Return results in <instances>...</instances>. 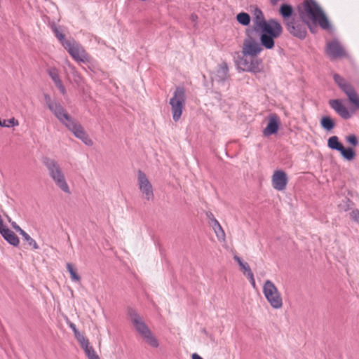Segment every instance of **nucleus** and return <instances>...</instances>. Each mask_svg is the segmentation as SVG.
I'll list each match as a JSON object with an SVG mask.
<instances>
[{"label":"nucleus","mask_w":359,"mask_h":359,"mask_svg":"<svg viewBox=\"0 0 359 359\" xmlns=\"http://www.w3.org/2000/svg\"><path fill=\"white\" fill-rule=\"evenodd\" d=\"M80 346L83 349L84 352L86 350H88V349H89L90 348L92 347L91 346H90L89 341H88V339L86 341H85V342H83V344H81Z\"/></svg>","instance_id":"nucleus-40"},{"label":"nucleus","mask_w":359,"mask_h":359,"mask_svg":"<svg viewBox=\"0 0 359 359\" xmlns=\"http://www.w3.org/2000/svg\"><path fill=\"white\" fill-rule=\"evenodd\" d=\"M85 353L87 355L88 358L91 357V355H93L96 354V353H95L94 348H93V346L91 348H90L89 349L86 350L85 351Z\"/></svg>","instance_id":"nucleus-39"},{"label":"nucleus","mask_w":359,"mask_h":359,"mask_svg":"<svg viewBox=\"0 0 359 359\" xmlns=\"http://www.w3.org/2000/svg\"><path fill=\"white\" fill-rule=\"evenodd\" d=\"M19 125V122L15 118L10 119H1L0 118V126L10 128L11 126H16Z\"/></svg>","instance_id":"nucleus-30"},{"label":"nucleus","mask_w":359,"mask_h":359,"mask_svg":"<svg viewBox=\"0 0 359 359\" xmlns=\"http://www.w3.org/2000/svg\"><path fill=\"white\" fill-rule=\"evenodd\" d=\"M44 99H45L46 103L48 109L50 108V106L51 104H55L57 102L56 101H53L51 100L50 97L48 95H47V94H46L44 95Z\"/></svg>","instance_id":"nucleus-38"},{"label":"nucleus","mask_w":359,"mask_h":359,"mask_svg":"<svg viewBox=\"0 0 359 359\" xmlns=\"http://www.w3.org/2000/svg\"><path fill=\"white\" fill-rule=\"evenodd\" d=\"M65 48L77 62L91 63L93 61L92 57L86 51L83 47L74 39H71L70 42H65Z\"/></svg>","instance_id":"nucleus-8"},{"label":"nucleus","mask_w":359,"mask_h":359,"mask_svg":"<svg viewBox=\"0 0 359 359\" xmlns=\"http://www.w3.org/2000/svg\"><path fill=\"white\" fill-rule=\"evenodd\" d=\"M263 47L264 48L261 41L259 43L252 36H248L243 41L241 51L244 54L257 57L263 50Z\"/></svg>","instance_id":"nucleus-12"},{"label":"nucleus","mask_w":359,"mask_h":359,"mask_svg":"<svg viewBox=\"0 0 359 359\" xmlns=\"http://www.w3.org/2000/svg\"><path fill=\"white\" fill-rule=\"evenodd\" d=\"M240 267L243 271L244 274H246L247 276H248V274L252 273L250 269V267L249 266V265L247 262H244L243 264V265Z\"/></svg>","instance_id":"nucleus-34"},{"label":"nucleus","mask_w":359,"mask_h":359,"mask_svg":"<svg viewBox=\"0 0 359 359\" xmlns=\"http://www.w3.org/2000/svg\"><path fill=\"white\" fill-rule=\"evenodd\" d=\"M48 74L54 82L55 86L59 89L60 92L62 95H65L66 89L60 79L58 70L55 67H50L48 69Z\"/></svg>","instance_id":"nucleus-17"},{"label":"nucleus","mask_w":359,"mask_h":359,"mask_svg":"<svg viewBox=\"0 0 359 359\" xmlns=\"http://www.w3.org/2000/svg\"><path fill=\"white\" fill-rule=\"evenodd\" d=\"M8 221L9 222H11V226L12 227L17 231L18 232L20 235L22 233V232L24 231L23 229H22L17 224L16 222H12L11 218L8 217Z\"/></svg>","instance_id":"nucleus-35"},{"label":"nucleus","mask_w":359,"mask_h":359,"mask_svg":"<svg viewBox=\"0 0 359 359\" xmlns=\"http://www.w3.org/2000/svg\"><path fill=\"white\" fill-rule=\"evenodd\" d=\"M67 269L71 275V278H72V281L79 282L81 280V277L76 273V270L73 267L72 264H70V263L67 264Z\"/></svg>","instance_id":"nucleus-29"},{"label":"nucleus","mask_w":359,"mask_h":359,"mask_svg":"<svg viewBox=\"0 0 359 359\" xmlns=\"http://www.w3.org/2000/svg\"><path fill=\"white\" fill-rule=\"evenodd\" d=\"M350 217L353 221L356 222L357 223H359V210L353 209L350 212Z\"/></svg>","instance_id":"nucleus-33"},{"label":"nucleus","mask_w":359,"mask_h":359,"mask_svg":"<svg viewBox=\"0 0 359 359\" xmlns=\"http://www.w3.org/2000/svg\"><path fill=\"white\" fill-rule=\"evenodd\" d=\"M137 184L140 191L147 201H153L154 198L153 187L146 174L139 170L137 171Z\"/></svg>","instance_id":"nucleus-10"},{"label":"nucleus","mask_w":359,"mask_h":359,"mask_svg":"<svg viewBox=\"0 0 359 359\" xmlns=\"http://www.w3.org/2000/svg\"><path fill=\"white\" fill-rule=\"evenodd\" d=\"M233 259L236 262H237V263L239 264L240 266H241L243 265V264L244 263V262L241 259V258L240 257H238V255H234Z\"/></svg>","instance_id":"nucleus-42"},{"label":"nucleus","mask_w":359,"mask_h":359,"mask_svg":"<svg viewBox=\"0 0 359 359\" xmlns=\"http://www.w3.org/2000/svg\"><path fill=\"white\" fill-rule=\"evenodd\" d=\"M207 215H208V217H209L212 221V219H213V218H215V217H213V215H212V213H209V214L208 213V214H207Z\"/></svg>","instance_id":"nucleus-48"},{"label":"nucleus","mask_w":359,"mask_h":359,"mask_svg":"<svg viewBox=\"0 0 359 359\" xmlns=\"http://www.w3.org/2000/svg\"><path fill=\"white\" fill-rule=\"evenodd\" d=\"M6 229H7V227L4 224V222H3L2 217L0 215V233L3 230Z\"/></svg>","instance_id":"nucleus-44"},{"label":"nucleus","mask_w":359,"mask_h":359,"mask_svg":"<svg viewBox=\"0 0 359 359\" xmlns=\"http://www.w3.org/2000/svg\"><path fill=\"white\" fill-rule=\"evenodd\" d=\"M66 128L70 130L76 138L81 140L86 145L92 146L93 144V142L89 137L83 127L75 119H73L70 123H69Z\"/></svg>","instance_id":"nucleus-11"},{"label":"nucleus","mask_w":359,"mask_h":359,"mask_svg":"<svg viewBox=\"0 0 359 359\" xmlns=\"http://www.w3.org/2000/svg\"><path fill=\"white\" fill-rule=\"evenodd\" d=\"M288 179L286 173L283 170H276L272 176V186L278 191H283L286 188Z\"/></svg>","instance_id":"nucleus-15"},{"label":"nucleus","mask_w":359,"mask_h":359,"mask_svg":"<svg viewBox=\"0 0 359 359\" xmlns=\"http://www.w3.org/2000/svg\"><path fill=\"white\" fill-rule=\"evenodd\" d=\"M49 109L65 127L74 119L58 102L51 104Z\"/></svg>","instance_id":"nucleus-14"},{"label":"nucleus","mask_w":359,"mask_h":359,"mask_svg":"<svg viewBox=\"0 0 359 359\" xmlns=\"http://www.w3.org/2000/svg\"><path fill=\"white\" fill-rule=\"evenodd\" d=\"M316 24L317 23L314 22H313V24H311L308 19H306V29L309 28L310 31L312 33H314L316 32V29H317Z\"/></svg>","instance_id":"nucleus-37"},{"label":"nucleus","mask_w":359,"mask_h":359,"mask_svg":"<svg viewBox=\"0 0 359 359\" xmlns=\"http://www.w3.org/2000/svg\"><path fill=\"white\" fill-rule=\"evenodd\" d=\"M69 327L72 330V331L74 332V334H75L76 333L79 332V331L77 330L76 327V325L73 323H70L69 324Z\"/></svg>","instance_id":"nucleus-43"},{"label":"nucleus","mask_w":359,"mask_h":359,"mask_svg":"<svg viewBox=\"0 0 359 359\" xmlns=\"http://www.w3.org/2000/svg\"><path fill=\"white\" fill-rule=\"evenodd\" d=\"M192 359H203L201 358L198 354L197 353H193L192 354Z\"/></svg>","instance_id":"nucleus-45"},{"label":"nucleus","mask_w":359,"mask_h":359,"mask_svg":"<svg viewBox=\"0 0 359 359\" xmlns=\"http://www.w3.org/2000/svg\"><path fill=\"white\" fill-rule=\"evenodd\" d=\"M68 67L70 70V73L72 75L74 81L77 83L80 84L82 82L83 78L81 75V74L76 70V69L69 63L68 64Z\"/></svg>","instance_id":"nucleus-27"},{"label":"nucleus","mask_w":359,"mask_h":359,"mask_svg":"<svg viewBox=\"0 0 359 359\" xmlns=\"http://www.w3.org/2000/svg\"><path fill=\"white\" fill-rule=\"evenodd\" d=\"M191 19L192 21L194 22V21H196L198 19V16L196 15H195V14H192L191 15Z\"/></svg>","instance_id":"nucleus-46"},{"label":"nucleus","mask_w":359,"mask_h":359,"mask_svg":"<svg viewBox=\"0 0 359 359\" xmlns=\"http://www.w3.org/2000/svg\"><path fill=\"white\" fill-rule=\"evenodd\" d=\"M21 236H22L24 241L27 243L29 246L32 247L34 250L39 249V245L25 231L22 232Z\"/></svg>","instance_id":"nucleus-28"},{"label":"nucleus","mask_w":359,"mask_h":359,"mask_svg":"<svg viewBox=\"0 0 359 359\" xmlns=\"http://www.w3.org/2000/svg\"><path fill=\"white\" fill-rule=\"evenodd\" d=\"M0 233L9 244L15 247L19 245L20 241L18 237L8 228L3 230Z\"/></svg>","instance_id":"nucleus-19"},{"label":"nucleus","mask_w":359,"mask_h":359,"mask_svg":"<svg viewBox=\"0 0 359 359\" xmlns=\"http://www.w3.org/2000/svg\"><path fill=\"white\" fill-rule=\"evenodd\" d=\"M344 93L346 95L349 101L359 109V97L354 88L351 85Z\"/></svg>","instance_id":"nucleus-22"},{"label":"nucleus","mask_w":359,"mask_h":359,"mask_svg":"<svg viewBox=\"0 0 359 359\" xmlns=\"http://www.w3.org/2000/svg\"><path fill=\"white\" fill-rule=\"evenodd\" d=\"M74 337H76V340L78 341V342L80 344H83V342H85V341H86L88 339L81 333H80L79 332L76 333L74 334Z\"/></svg>","instance_id":"nucleus-36"},{"label":"nucleus","mask_w":359,"mask_h":359,"mask_svg":"<svg viewBox=\"0 0 359 359\" xmlns=\"http://www.w3.org/2000/svg\"><path fill=\"white\" fill-rule=\"evenodd\" d=\"M229 68L226 62H223L219 65L216 72L215 79L217 81H224L229 78Z\"/></svg>","instance_id":"nucleus-20"},{"label":"nucleus","mask_w":359,"mask_h":359,"mask_svg":"<svg viewBox=\"0 0 359 359\" xmlns=\"http://www.w3.org/2000/svg\"><path fill=\"white\" fill-rule=\"evenodd\" d=\"M128 315L135 330L140 334L144 341L149 346L157 348L158 346V341L152 334L142 317L132 308L128 309Z\"/></svg>","instance_id":"nucleus-3"},{"label":"nucleus","mask_w":359,"mask_h":359,"mask_svg":"<svg viewBox=\"0 0 359 359\" xmlns=\"http://www.w3.org/2000/svg\"><path fill=\"white\" fill-rule=\"evenodd\" d=\"M326 53L331 59H337L346 57L347 55L345 49L340 42L336 39L327 43Z\"/></svg>","instance_id":"nucleus-13"},{"label":"nucleus","mask_w":359,"mask_h":359,"mask_svg":"<svg viewBox=\"0 0 359 359\" xmlns=\"http://www.w3.org/2000/svg\"><path fill=\"white\" fill-rule=\"evenodd\" d=\"M169 104L171 107L172 119L177 122L180 119L186 104V93L183 87L178 86L175 88L173 96L170 99Z\"/></svg>","instance_id":"nucleus-6"},{"label":"nucleus","mask_w":359,"mask_h":359,"mask_svg":"<svg viewBox=\"0 0 359 359\" xmlns=\"http://www.w3.org/2000/svg\"><path fill=\"white\" fill-rule=\"evenodd\" d=\"M42 163L46 168L50 177L55 184L64 192L69 194L70 189L66 181L65 173L59 164L54 158L43 157Z\"/></svg>","instance_id":"nucleus-4"},{"label":"nucleus","mask_w":359,"mask_h":359,"mask_svg":"<svg viewBox=\"0 0 359 359\" xmlns=\"http://www.w3.org/2000/svg\"><path fill=\"white\" fill-rule=\"evenodd\" d=\"M327 146L332 150L339 151L342 157L348 161H353L355 157V152L352 148H345L339 142L337 136H332L328 139Z\"/></svg>","instance_id":"nucleus-9"},{"label":"nucleus","mask_w":359,"mask_h":359,"mask_svg":"<svg viewBox=\"0 0 359 359\" xmlns=\"http://www.w3.org/2000/svg\"><path fill=\"white\" fill-rule=\"evenodd\" d=\"M254 29L259 32V39L265 48L271 50L275 46V39L283 33L280 23L276 19L265 20L263 12L255 7L252 13Z\"/></svg>","instance_id":"nucleus-2"},{"label":"nucleus","mask_w":359,"mask_h":359,"mask_svg":"<svg viewBox=\"0 0 359 359\" xmlns=\"http://www.w3.org/2000/svg\"><path fill=\"white\" fill-rule=\"evenodd\" d=\"M330 107L343 118H349L351 115L348 109L342 104L340 100H330L329 102Z\"/></svg>","instance_id":"nucleus-16"},{"label":"nucleus","mask_w":359,"mask_h":359,"mask_svg":"<svg viewBox=\"0 0 359 359\" xmlns=\"http://www.w3.org/2000/svg\"><path fill=\"white\" fill-rule=\"evenodd\" d=\"M238 69L243 72L260 73L263 71L262 60L241 53L236 60Z\"/></svg>","instance_id":"nucleus-5"},{"label":"nucleus","mask_w":359,"mask_h":359,"mask_svg":"<svg viewBox=\"0 0 359 359\" xmlns=\"http://www.w3.org/2000/svg\"><path fill=\"white\" fill-rule=\"evenodd\" d=\"M278 130V121L276 115L271 116L267 126L264 129V136H269L275 134Z\"/></svg>","instance_id":"nucleus-18"},{"label":"nucleus","mask_w":359,"mask_h":359,"mask_svg":"<svg viewBox=\"0 0 359 359\" xmlns=\"http://www.w3.org/2000/svg\"><path fill=\"white\" fill-rule=\"evenodd\" d=\"M346 141L351 145L355 147L358 144V141L355 135H350L346 137Z\"/></svg>","instance_id":"nucleus-32"},{"label":"nucleus","mask_w":359,"mask_h":359,"mask_svg":"<svg viewBox=\"0 0 359 359\" xmlns=\"http://www.w3.org/2000/svg\"><path fill=\"white\" fill-rule=\"evenodd\" d=\"M247 277L250 279L251 285H252V287H255V278H254L253 273H250V274H248Z\"/></svg>","instance_id":"nucleus-41"},{"label":"nucleus","mask_w":359,"mask_h":359,"mask_svg":"<svg viewBox=\"0 0 359 359\" xmlns=\"http://www.w3.org/2000/svg\"><path fill=\"white\" fill-rule=\"evenodd\" d=\"M320 125L324 129L330 130L334 127L335 123L330 117L323 116L320 120Z\"/></svg>","instance_id":"nucleus-25"},{"label":"nucleus","mask_w":359,"mask_h":359,"mask_svg":"<svg viewBox=\"0 0 359 359\" xmlns=\"http://www.w3.org/2000/svg\"><path fill=\"white\" fill-rule=\"evenodd\" d=\"M280 14L283 18L284 24L286 25L287 20H291L292 18H295V16L292 15L293 8L292 6L283 4L279 9Z\"/></svg>","instance_id":"nucleus-21"},{"label":"nucleus","mask_w":359,"mask_h":359,"mask_svg":"<svg viewBox=\"0 0 359 359\" xmlns=\"http://www.w3.org/2000/svg\"><path fill=\"white\" fill-rule=\"evenodd\" d=\"M53 31L56 36V38L60 41L62 46L65 48V42H70V40H67L65 39V35L60 31V29L54 26L53 27Z\"/></svg>","instance_id":"nucleus-31"},{"label":"nucleus","mask_w":359,"mask_h":359,"mask_svg":"<svg viewBox=\"0 0 359 359\" xmlns=\"http://www.w3.org/2000/svg\"><path fill=\"white\" fill-rule=\"evenodd\" d=\"M263 294L273 309H279L283 306V299L274 283L267 280L263 285Z\"/></svg>","instance_id":"nucleus-7"},{"label":"nucleus","mask_w":359,"mask_h":359,"mask_svg":"<svg viewBox=\"0 0 359 359\" xmlns=\"http://www.w3.org/2000/svg\"><path fill=\"white\" fill-rule=\"evenodd\" d=\"M88 359H100L99 356L97 355V354H95L93 355H91V357H90Z\"/></svg>","instance_id":"nucleus-47"},{"label":"nucleus","mask_w":359,"mask_h":359,"mask_svg":"<svg viewBox=\"0 0 359 359\" xmlns=\"http://www.w3.org/2000/svg\"><path fill=\"white\" fill-rule=\"evenodd\" d=\"M212 229L216 234L219 241L225 240V233L219 222L215 219H212Z\"/></svg>","instance_id":"nucleus-23"},{"label":"nucleus","mask_w":359,"mask_h":359,"mask_svg":"<svg viewBox=\"0 0 359 359\" xmlns=\"http://www.w3.org/2000/svg\"><path fill=\"white\" fill-rule=\"evenodd\" d=\"M333 78L334 81L344 92L351 86L350 83H347L344 78L337 74H334Z\"/></svg>","instance_id":"nucleus-24"},{"label":"nucleus","mask_w":359,"mask_h":359,"mask_svg":"<svg viewBox=\"0 0 359 359\" xmlns=\"http://www.w3.org/2000/svg\"><path fill=\"white\" fill-rule=\"evenodd\" d=\"M236 20L241 25L247 26L250 22V16L247 13L241 12L236 15Z\"/></svg>","instance_id":"nucleus-26"},{"label":"nucleus","mask_w":359,"mask_h":359,"mask_svg":"<svg viewBox=\"0 0 359 359\" xmlns=\"http://www.w3.org/2000/svg\"><path fill=\"white\" fill-rule=\"evenodd\" d=\"M306 19L318 25L323 29H330L331 26L325 14L314 0H305L302 10L299 11V19L292 18L286 21V29L292 36L304 39L306 36Z\"/></svg>","instance_id":"nucleus-1"}]
</instances>
